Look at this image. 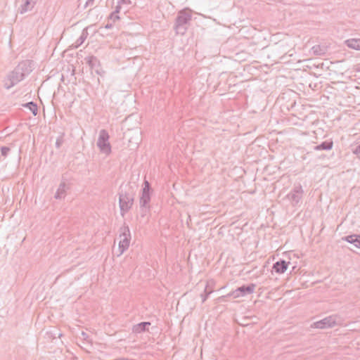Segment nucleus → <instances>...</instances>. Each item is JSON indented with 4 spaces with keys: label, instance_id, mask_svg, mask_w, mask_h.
<instances>
[{
    "label": "nucleus",
    "instance_id": "dca6fc26",
    "mask_svg": "<svg viewBox=\"0 0 360 360\" xmlns=\"http://www.w3.org/2000/svg\"><path fill=\"white\" fill-rule=\"evenodd\" d=\"M150 325V322H141L133 326L132 330L135 333H141L147 330V327Z\"/></svg>",
    "mask_w": 360,
    "mask_h": 360
},
{
    "label": "nucleus",
    "instance_id": "f257e3e1",
    "mask_svg": "<svg viewBox=\"0 0 360 360\" xmlns=\"http://www.w3.org/2000/svg\"><path fill=\"white\" fill-rule=\"evenodd\" d=\"M119 193V204L120 213L124 216L132 207L134 200V191L131 186H127Z\"/></svg>",
    "mask_w": 360,
    "mask_h": 360
},
{
    "label": "nucleus",
    "instance_id": "1a4fd4ad",
    "mask_svg": "<svg viewBox=\"0 0 360 360\" xmlns=\"http://www.w3.org/2000/svg\"><path fill=\"white\" fill-rule=\"evenodd\" d=\"M303 193L302 187L299 184L294 186L292 190L287 195V198L291 202L292 205L295 206L302 199Z\"/></svg>",
    "mask_w": 360,
    "mask_h": 360
},
{
    "label": "nucleus",
    "instance_id": "72a5a7b5",
    "mask_svg": "<svg viewBox=\"0 0 360 360\" xmlns=\"http://www.w3.org/2000/svg\"><path fill=\"white\" fill-rule=\"evenodd\" d=\"M356 70V72H360V69H355Z\"/></svg>",
    "mask_w": 360,
    "mask_h": 360
},
{
    "label": "nucleus",
    "instance_id": "6ab92c4d",
    "mask_svg": "<svg viewBox=\"0 0 360 360\" xmlns=\"http://www.w3.org/2000/svg\"><path fill=\"white\" fill-rule=\"evenodd\" d=\"M332 141H326L322 142L321 144L314 146L316 150H328L333 148Z\"/></svg>",
    "mask_w": 360,
    "mask_h": 360
},
{
    "label": "nucleus",
    "instance_id": "9b49d317",
    "mask_svg": "<svg viewBox=\"0 0 360 360\" xmlns=\"http://www.w3.org/2000/svg\"><path fill=\"white\" fill-rule=\"evenodd\" d=\"M341 241H347L352 245L354 248L360 249V235L352 234L347 236H343L339 240Z\"/></svg>",
    "mask_w": 360,
    "mask_h": 360
},
{
    "label": "nucleus",
    "instance_id": "4468645a",
    "mask_svg": "<svg viewBox=\"0 0 360 360\" xmlns=\"http://www.w3.org/2000/svg\"><path fill=\"white\" fill-rule=\"evenodd\" d=\"M311 51L314 55L322 56L326 53L328 51V46L326 45H315L311 48Z\"/></svg>",
    "mask_w": 360,
    "mask_h": 360
},
{
    "label": "nucleus",
    "instance_id": "f03ea898",
    "mask_svg": "<svg viewBox=\"0 0 360 360\" xmlns=\"http://www.w3.org/2000/svg\"><path fill=\"white\" fill-rule=\"evenodd\" d=\"M191 14L186 10L180 11L176 16L174 29L177 34L184 35L191 20Z\"/></svg>",
    "mask_w": 360,
    "mask_h": 360
},
{
    "label": "nucleus",
    "instance_id": "473e14b6",
    "mask_svg": "<svg viewBox=\"0 0 360 360\" xmlns=\"http://www.w3.org/2000/svg\"><path fill=\"white\" fill-rule=\"evenodd\" d=\"M302 68H310V65H308V64H307V65H303V67H302Z\"/></svg>",
    "mask_w": 360,
    "mask_h": 360
},
{
    "label": "nucleus",
    "instance_id": "cd10ccee",
    "mask_svg": "<svg viewBox=\"0 0 360 360\" xmlns=\"http://www.w3.org/2000/svg\"><path fill=\"white\" fill-rule=\"evenodd\" d=\"M118 4H131V2L130 0H117Z\"/></svg>",
    "mask_w": 360,
    "mask_h": 360
},
{
    "label": "nucleus",
    "instance_id": "c756f323",
    "mask_svg": "<svg viewBox=\"0 0 360 360\" xmlns=\"http://www.w3.org/2000/svg\"><path fill=\"white\" fill-rule=\"evenodd\" d=\"M354 153L356 155L360 154V144L356 147V148L354 150Z\"/></svg>",
    "mask_w": 360,
    "mask_h": 360
},
{
    "label": "nucleus",
    "instance_id": "f8f14e48",
    "mask_svg": "<svg viewBox=\"0 0 360 360\" xmlns=\"http://www.w3.org/2000/svg\"><path fill=\"white\" fill-rule=\"evenodd\" d=\"M289 264V262H286L283 259H280L279 261L274 264L273 269L277 274H283L287 270Z\"/></svg>",
    "mask_w": 360,
    "mask_h": 360
},
{
    "label": "nucleus",
    "instance_id": "2f4dec72",
    "mask_svg": "<svg viewBox=\"0 0 360 360\" xmlns=\"http://www.w3.org/2000/svg\"><path fill=\"white\" fill-rule=\"evenodd\" d=\"M105 27L106 29H110V28H111V27H112V24H109V23H108V24L105 25Z\"/></svg>",
    "mask_w": 360,
    "mask_h": 360
},
{
    "label": "nucleus",
    "instance_id": "c9c22d12",
    "mask_svg": "<svg viewBox=\"0 0 360 360\" xmlns=\"http://www.w3.org/2000/svg\"><path fill=\"white\" fill-rule=\"evenodd\" d=\"M96 72H97V74H100L98 70H96Z\"/></svg>",
    "mask_w": 360,
    "mask_h": 360
},
{
    "label": "nucleus",
    "instance_id": "bb28decb",
    "mask_svg": "<svg viewBox=\"0 0 360 360\" xmlns=\"http://www.w3.org/2000/svg\"><path fill=\"white\" fill-rule=\"evenodd\" d=\"M314 68H329V65L328 64H325L324 63H319V64H313Z\"/></svg>",
    "mask_w": 360,
    "mask_h": 360
},
{
    "label": "nucleus",
    "instance_id": "b1692460",
    "mask_svg": "<svg viewBox=\"0 0 360 360\" xmlns=\"http://www.w3.org/2000/svg\"><path fill=\"white\" fill-rule=\"evenodd\" d=\"M10 150H11V148L9 147H7V146L1 147V153L4 157H6L8 155V153L10 152Z\"/></svg>",
    "mask_w": 360,
    "mask_h": 360
},
{
    "label": "nucleus",
    "instance_id": "7c9ffc66",
    "mask_svg": "<svg viewBox=\"0 0 360 360\" xmlns=\"http://www.w3.org/2000/svg\"><path fill=\"white\" fill-rule=\"evenodd\" d=\"M94 0H87L85 4V6H92L94 4Z\"/></svg>",
    "mask_w": 360,
    "mask_h": 360
},
{
    "label": "nucleus",
    "instance_id": "5701e85b",
    "mask_svg": "<svg viewBox=\"0 0 360 360\" xmlns=\"http://www.w3.org/2000/svg\"><path fill=\"white\" fill-rule=\"evenodd\" d=\"M26 107H28L29 109L32 112L34 115H36L37 114V105L34 102L31 101L25 104Z\"/></svg>",
    "mask_w": 360,
    "mask_h": 360
},
{
    "label": "nucleus",
    "instance_id": "ddd939ff",
    "mask_svg": "<svg viewBox=\"0 0 360 360\" xmlns=\"http://www.w3.org/2000/svg\"><path fill=\"white\" fill-rule=\"evenodd\" d=\"M69 188V186L65 182H61L57 189L56 193L54 195L56 199H63L66 196V191Z\"/></svg>",
    "mask_w": 360,
    "mask_h": 360
},
{
    "label": "nucleus",
    "instance_id": "2eb2a0df",
    "mask_svg": "<svg viewBox=\"0 0 360 360\" xmlns=\"http://www.w3.org/2000/svg\"><path fill=\"white\" fill-rule=\"evenodd\" d=\"M88 34H89V33H88V31H87V28H84L82 30L80 37L72 44L74 48L77 49V48L79 47L85 41V40L86 39V38L88 37Z\"/></svg>",
    "mask_w": 360,
    "mask_h": 360
},
{
    "label": "nucleus",
    "instance_id": "9d476101",
    "mask_svg": "<svg viewBox=\"0 0 360 360\" xmlns=\"http://www.w3.org/2000/svg\"><path fill=\"white\" fill-rule=\"evenodd\" d=\"M77 70L82 73L84 72V69H63L64 72L61 74V80L65 82L66 78L68 82H76L77 78L75 75L77 73Z\"/></svg>",
    "mask_w": 360,
    "mask_h": 360
},
{
    "label": "nucleus",
    "instance_id": "a878e982",
    "mask_svg": "<svg viewBox=\"0 0 360 360\" xmlns=\"http://www.w3.org/2000/svg\"><path fill=\"white\" fill-rule=\"evenodd\" d=\"M63 138H62V137H59V138H58V139H56V147L57 148H59L61 146V145L63 144Z\"/></svg>",
    "mask_w": 360,
    "mask_h": 360
},
{
    "label": "nucleus",
    "instance_id": "4be33fe9",
    "mask_svg": "<svg viewBox=\"0 0 360 360\" xmlns=\"http://www.w3.org/2000/svg\"><path fill=\"white\" fill-rule=\"evenodd\" d=\"M34 65V62L32 60H25L21 61L18 68H32Z\"/></svg>",
    "mask_w": 360,
    "mask_h": 360
},
{
    "label": "nucleus",
    "instance_id": "a211bd4d",
    "mask_svg": "<svg viewBox=\"0 0 360 360\" xmlns=\"http://www.w3.org/2000/svg\"><path fill=\"white\" fill-rule=\"evenodd\" d=\"M345 43L349 48L360 51V39H349Z\"/></svg>",
    "mask_w": 360,
    "mask_h": 360
},
{
    "label": "nucleus",
    "instance_id": "aec40b11",
    "mask_svg": "<svg viewBox=\"0 0 360 360\" xmlns=\"http://www.w3.org/2000/svg\"><path fill=\"white\" fill-rule=\"evenodd\" d=\"M85 60L90 68H96L100 65L98 59L93 56L85 58Z\"/></svg>",
    "mask_w": 360,
    "mask_h": 360
},
{
    "label": "nucleus",
    "instance_id": "423d86ee",
    "mask_svg": "<svg viewBox=\"0 0 360 360\" xmlns=\"http://www.w3.org/2000/svg\"><path fill=\"white\" fill-rule=\"evenodd\" d=\"M109 134L105 129L100 131L99 136L97 141V146L99 148L101 152L107 155L111 152V146L108 141Z\"/></svg>",
    "mask_w": 360,
    "mask_h": 360
},
{
    "label": "nucleus",
    "instance_id": "412c9836",
    "mask_svg": "<svg viewBox=\"0 0 360 360\" xmlns=\"http://www.w3.org/2000/svg\"><path fill=\"white\" fill-rule=\"evenodd\" d=\"M213 292L212 288H209V284L207 283L204 290V292L200 295L202 297V302H205L207 299L208 296Z\"/></svg>",
    "mask_w": 360,
    "mask_h": 360
},
{
    "label": "nucleus",
    "instance_id": "393cba45",
    "mask_svg": "<svg viewBox=\"0 0 360 360\" xmlns=\"http://www.w3.org/2000/svg\"><path fill=\"white\" fill-rule=\"evenodd\" d=\"M109 18L110 20H112L113 22H115L117 20H120V16L118 15V13H115V12H112L110 14Z\"/></svg>",
    "mask_w": 360,
    "mask_h": 360
},
{
    "label": "nucleus",
    "instance_id": "6e6552de",
    "mask_svg": "<svg viewBox=\"0 0 360 360\" xmlns=\"http://www.w3.org/2000/svg\"><path fill=\"white\" fill-rule=\"evenodd\" d=\"M255 288L256 284L255 283H250L248 285H243L232 291L230 294H229V295L233 297V298L243 297L245 295L253 293Z\"/></svg>",
    "mask_w": 360,
    "mask_h": 360
},
{
    "label": "nucleus",
    "instance_id": "39448f33",
    "mask_svg": "<svg viewBox=\"0 0 360 360\" xmlns=\"http://www.w3.org/2000/svg\"><path fill=\"white\" fill-rule=\"evenodd\" d=\"M120 240L119 242L120 255H122L126 250L128 249L131 240V234L128 226H123L120 228Z\"/></svg>",
    "mask_w": 360,
    "mask_h": 360
},
{
    "label": "nucleus",
    "instance_id": "f704fd0d",
    "mask_svg": "<svg viewBox=\"0 0 360 360\" xmlns=\"http://www.w3.org/2000/svg\"><path fill=\"white\" fill-rule=\"evenodd\" d=\"M349 248L350 249V250L355 252L352 248Z\"/></svg>",
    "mask_w": 360,
    "mask_h": 360
},
{
    "label": "nucleus",
    "instance_id": "20e7f679",
    "mask_svg": "<svg viewBox=\"0 0 360 360\" xmlns=\"http://www.w3.org/2000/svg\"><path fill=\"white\" fill-rule=\"evenodd\" d=\"M143 187L142 188L141 195L140 197L139 202L140 207L142 212V216L143 217L147 210L150 208L148 205L150 201V184L147 180L143 181Z\"/></svg>",
    "mask_w": 360,
    "mask_h": 360
},
{
    "label": "nucleus",
    "instance_id": "0eeeda50",
    "mask_svg": "<svg viewBox=\"0 0 360 360\" xmlns=\"http://www.w3.org/2000/svg\"><path fill=\"white\" fill-rule=\"evenodd\" d=\"M337 316L332 315L324 318L323 319L314 322L311 325V328L326 329L332 328L336 325Z\"/></svg>",
    "mask_w": 360,
    "mask_h": 360
},
{
    "label": "nucleus",
    "instance_id": "c85d7f7f",
    "mask_svg": "<svg viewBox=\"0 0 360 360\" xmlns=\"http://www.w3.org/2000/svg\"><path fill=\"white\" fill-rule=\"evenodd\" d=\"M121 4H117V6L115 7V11L113 12H115V13H119L121 11Z\"/></svg>",
    "mask_w": 360,
    "mask_h": 360
},
{
    "label": "nucleus",
    "instance_id": "7ed1b4c3",
    "mask_svg": "<svg viewBox=\"0 0 360 360\" xmlns=\"http://www.w3.org/2000/svg\"><path fill=\"white\" fill-rule=\"evenodd\" d=\"M25 74L20 69H14L8 72L4 78L2 82L6 89H10L24 79Z\"/></svg>",
    "mask_w": 360,
    "mask_h": 360
},
{
    "label": "nucleus",
    "instance_id": "f3484780",
    "mask_svg": "<svg viewBox=\"0 0 360 360\" xmlns=\"http://www.w3.org/2000/svg\"><path fill=\"white\" fill-rule=\"evenodd\" d=\"M36 3V0H25L20 7V13H24L32 10Z\"/></svg>",
    "mask_w": 360,
    "mask_h": 360
}]
</instances>
